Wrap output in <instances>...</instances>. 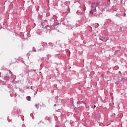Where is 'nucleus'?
Segmentation results:
<instances>
[{
	"label": "nucleus",
	"instance_id": "obj_1",
	"mask_svg": "<svg viewBox=\"0 0 127 127\" xmlns=\"http://www.w3.org/2000/svg\"><path fill=\"white\" fill-rule=\"evenodd\" d=\"M91 10L90 11V13L91 14H93V12H96V10L95 7H94L93 5H91Z\"/></svg>",
	"mask_w": 127,
	"mask_h": 127
},
{
	"label": "nucleus",
	"instance_id": "obj_2",
	"mask_svg": "<svg viewBox=\"0 0 127 127\" xmlns=\"http://www.w3.org/2000/svg\"><path fill=\"white\" fill-rule=\"evenodd\" d=\"M100 40L103 41V42H106L107 39L106 37H102L101 39H100Z\"/></svg>",
	"mask_w": 127,
	"mask_h": 127
},
{
	"label": "nucleus",
	"instance_id": "obj_3",
	"mask_svg": "<svg viewBox=\"0 0 127 127\" xmlns=\"http://www.w3.org/2000/svg\"><path fill=\"white\" fill-rule=\"evenodd\" d=\"M96 4V7H97L98 6L99 3L98 2H92V5L94 6Z\"/></svg>",
	"mask_w": 127,
	"mask_h": 127
},
{
	"label": "nucleus",
	"instance_id": "obj_4",
	"mask_svg": "<svg viewBox=\"0 0 127 127\" xmlns=\"http://www.w3.org/2000/svg\"><path fill=\"white\" fill-rule=\"evenodd\" d=\"M30 99H31V98L30 96L26 97V99H27L28 101H30Z\"/></svg>",
	"mask_w": 127,
	"mask_h": 127
},
{
	"label": "nucleus",
	"instance_id": "obj_5",
	"mask_svg": "<svg viewBox=\"0 0 127 127\" xmlns=\"http://www.w3.org/2000/svg\"><path fill=\"white\" fill-rule=\"evenodd\" d=\"M36 108H37V109H38L40 107V105L39 104H36Z\"/></svg>",
	"mask_w": 127,
	"mask_h": 127
},
{
	"label": "nucleus",
	"instance_id": "obj_6",
	"mask_svg": "<svg viewBox=\"0 0 127 127\" xmlns=\"http://www.w3.org/2000/svg\"><path fill=\"white\" fill-rule=\"evenodd\" d=\"M85 106H86V108H87V109H88L89 108L88 105L87 104H85Z\"/></svg>",
	"mask_w": 127,
	"mask_h": 127
},
{
	"label": "nucleus",
	"instance_id": "obj_7",
	"mask_svg": "<svg viewBox=\"0 0 127 127\" xmlns=\"http://www.w3.org/2000/svg\"><path fill=\"white\" fill-rule=\"evenodd\" d=\"M120 83V82H119V81H117V82H116V84H117V85H118Z\"/></svg>",
	"mask_w": 127,
	"mask_h": 127
},
{
	"label": "nucleus",
	"instance_id": "obj_8",
	"mask_svg": "<svg viewBox=\"0 0 127 127\" xmlns=\"http://www.w3.org/2000/svg\"><path fill=\"white\" fill-rule=\"evenodd\" d=\"M56 104H54V107H56Z\"/></svg>",
	"mask_w": 127,
	"mask_h": 127
},
{
	"label": "nucleus",
	"instance_id": "obj_9",
	"mask_svg": "<svg viewBox=\"0 0 127 127\" xmlns=\"http://www.w3.org/2000/svg\"><path fill=\"white\" fill-rule=\"evenodd\" d=\"M124 16H126V13H124Z\"/></svg>",
	"mask_w": 127,
	"mask_h": 127
},
{
	"label": "nucleus",
	"instance_id": "obj_10",
	"mask_svg": "<svg viewBox=\"0 0 127 127\" xmlns=\"http://www.w3.org/2000/svg\"><path fill=\"white\" fill-rule=\"evenodd\" d=\"M107 82H109V80H107Z\"/></svg>",
	"mask_w": 127,
	"mask_h": 127
},
{
	"label": "nucleus",
	"instance_id": "obj_11",
	"mask_svg": "<svg viewBox=\"0 0 127 127\" xmlns=\"http://www.w3.org/2000/svg\"><path fill=\"white\" fill-rule=\"evenodd\" d=\"M56 127H59L58 126H56Z\"/></svg>",
	"mask_w": 127,
	"mask_h": 127
},
{
	"label": "nucleus",
	"instance_id": "obj_12",
	"mask_svg": "<svg viewBox=\"0 0 127 127\" xmlns=\"http://www.w3.org/2000/svg\"><path fill=\"white\" fill-rule=\"evenodd\" d=\"M96 107V106L95 105H94V108H95Z\"/></svg>",
	"mask_w": 127,
	"mask_h": 127
}]
</instances>
